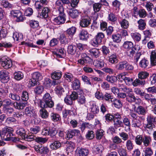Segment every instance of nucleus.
I'll return each instance as SVG.
<instances>
[{
	"mask_svg": "<svg viewBox=\"0 0 156 156\" xmlns=\"http://www.w3.org/2000/svg\"><path fill=\"white\" fill-rule=\"evenodd\" d=\"M13 130L9 127H5L2 128L0 131L1 139L2 140H4L5 141L12 140L14 142L16 141L17 140V138L11 137V135H13Z\"/></svg>",
	"mask_w": 156,
	"mask_h": 156,
	"instance_id": "obj_1",
	"label": "nucleus"
},
{
	"mask_svg": "<svg viewBox=\"0 0 156 156\" xmlns=\"http://www.w3.org/2000/svg\"><path fill=\"white\" fill-rule=\"evenodd\" d=\"M41 108H52L54 106V102L50 94L47 93L43 96L42 100L40 101Z\"/></svg>",
	"mask_w": 156,
	"mask_h": 156,
	"instance_id": "obj_2",
	"label": "nucleus"
},
{
	"mask_svg": "<svg viewBox=\"0 0 156 156\" xmlns=\"http://www.w3.org/2000/svg\"><path fill=\"white\" fill-rule=\"evenodd\" d=\"M34 148L36 152L41 154V156H47L49 152V150L47 147H44L41 144L35 145Z\"/></svg>",
	"mask_w": 156,
	"mask_h": 156,
	"instance_id": "obj_3",
	"label": "nucleus"
},
{
	"mask_svg": "<svg viewBox=\"0 0 156 156\" xmlns=\"http://www.w3.org/2000/svg\"><path fill=\"white\" fill-rule=\"evenodd\" d=\"M59 16L56 17L53 20L55 23L58 25H60L64 23L66 20V15L63 12L62 8L59 9Z\"/></svg>",
	"mask_w": 156,
	"mask_h": 156,
	"instance_id": "obj_4",
	"label": "nucleus"
},
{
	"mask_svg": "<svg viewBox=\"0 0 156 156\" xmlns=\"http://www.w3.org/2000/svg\"><path fill=\"white\" fill-rule=\"evenodd\" d=\"M2 66L5 69H8L12 66V60L6 57H2L0 59Z\"/></svg>",
	"mask_w": 156,
	"mask_h": 156,
	"instance_id": "obj_5",
	"label": "nucleus"
},
{
	"mask_svg": "<svg viewBox=\"0 0 156 156\" xmlns=\"http://www.w3.org/2000/svg\"><path fill=\"white\" fill-rule=\"evenodd\" d=\"M9 73L6 70L3 69L0 71V79L3 83H6L9 80Z\"/></svg>",
	"mask_w": 156,
	"mask_h": 156,
	"instance_id": "obj_6",
	"label": "nucleus"
},
{
	"mask_svg": "<svg viewBox=\"0 0 156 156\" xmlns=\"http://www.w3.org/2000/svg\"><path fill=\"white\" fill-rule=\"evenodd\" d=\"M11 14L14 17H16L17 18L16 21L18 22L23 21L25 18L22 16L21 12L19 10L12 11L11 12Z\"/></svg>",
	"mask_w": 156,
	"mask_h": 156,
	"instance_id": "obj_7",
	"label": "nucleus"
},
{
	"mask_svg": "<svg viewBox=\"0 0 156 156\" xmlns=\"http://www.w3.org/2000/svg\"><path fill=\"white\" fill-rule=\"evenodd\" d=\"M156 118L152 115H149L147 118V123L145 125V127L148 129H153V125L155 122Z\"/></svg>",
	"mask_w": 156,
	"mask_h": 156,
	"instance_id": "obj_8",
	"label": "nucleus"
},
{
	"mask_svg": "<svg viewBox=\"0 0 156 156\" xmlns=\"http://www.w3.org/2000/svg\"><path fill=\"white\" fill-rule=\"evenodd\" d=\"M105 35L104 33L102 32L98 33L96 35L94 39V43L95 44L101 43Z\"/></svg>",
	"mask_w": 156,
	"mask_h": 156,
	"instance_id": "obj_9",
	"label": "nucleus"
},
{
	"mask_svg": "<svg viewBox=\"0 0 156 156\" xmlns=\"http://www.w3.org/2000/svg\"><path fill=\"white\" fill-rule=\"evenodd\" d=\"M79 96L77 99L78 103L80 105H83L86 102V98L83 94V90H79L78 91Z\"/></svg>",
	"mask_w": 156,
	"mask_h": 156,
	"instance_id": "obj_10",
	"label": "nucleus"
},
{
	"mask_svg": "<svg viewBox=\"0 0 156 156\" xmlns=\"http://www.w3.org/2000/svg\"><path fill=\"white\" fill-rule=\"evenodd\" d=\"M78 36L80 40L87 41L89 38V34L87 31L83 30L79 33Z\"/></svg>",
	"mask_w": 156,
	"mask_h": 156,
	"instance_id": "obj_11",
	"label": "nucleus"
},
{
	"mask_svg": "<svg viewBox=\"0 0 156 156\" xmlns=\"http://www.w3.org/2000/svg\"><path fill=\"white\" fill-rule=\"evenodd\" d=\"M53 142L51 143L50 146V148L52 150H56L60 149L62 147V144L59 141L57 140H54Z\"/></svg>",
	"mask_w": 156,
	"mask_h": 156,
	"instance_id": "obj_12",
	"label": "nucleus"
},
{
	"mask_svg": "<svg viewBox=\"0 0 156 156\" xmlns=\"http://www.w3.org/2000/svg\"><path fill=\"white\" fill-rule=\"evenodd\" d=\"M90 21L89 17L82 18L80 22V25L83 27H87L90 23Z\"/></svg>",
	"mask_w": 156,
	"mask_h": 156,
	"instance_id": "obj_13",
	"label": "nucleus"
},
{
	"mask_svg": "<svg viewBox=\"0 0 156 156\" xmlns=\"http://www.w3.org/2000/svg\"><path fill=\"white\" fill-rule=\"evenodd\" d=\"M79 130L78 129H71L67 131L66 132V138H72L74 136H76Z\"/></svg>",
	"mask_w": 156,
	"mask_h": 156,
	"instance_id": "obj_14",
	"label": "nucleus"
},
{
	"mask_svg": "<svg viewBox=\"0 0 156 156\" xmlns=\"http://www.w3.org/2000/svg\"><path fill=\"white\" fill-rule=\"evenodd\" d=\"M68 13L70 17L73 19L76 18L79 15L78 10L73 8L69 9V11Z\"/></svg>",
	"mask_w": 156,
	"mask_h": 156,
	"instance_id": "obj_15",
	"label": "nucleus"
},
{
	"mask_svg": "<svg viewBox=\"0 0 156 156\" xmlns=\"http://www.w3.org/2000/svg\"><path fill=\"white\" fill-rule=\"evenodd\" d=\"M77 154L79 156H88L89 151L85 148H79L77 151Z\"/></svg>",
	"mask_w": 156,
	"mask_h": 156,
	"instance_id": "obj_16",
	"label": "nucleus"
},
{
	"mask_svg": "<svg viewBox=\"0 0 156 156\" xmlns=\"http://www.w3.org/2000/svg\"><path fill=\"white\" fill-rule=\"evenodd\" d=\"M72 87L73 89L74 90H82L80 89V83L78 79H76L72 82Z\"/></svg>",
	"mask_w": 156,
	"mask_h": 156,
	"instance_id": "obj_17",
	"label": "nucleus"
},
{
	"mask_svg": "<svg viewBox=\"0 0 156 156\" xmlns=\"http://www.w3.org/2000/svg\"><path fill=\"white\" fill-rule=\"evenodd\" d=\"M3 110L6 114L10 116L13 113L14 109L13 108L10 106H4Z\"/></svg>",
	"mask_w": 156,
	"mask_h": 156,
	"instance_id": "obj_18",
	"label": "nucleus"
},
{
	"mask_svg": "<svg viewBox=\"0 0 156 156\" xmlns=\"http://www.w3.org/2000/svg\"><path fill=\"white\" fill-rule=\"evenodd\" d=\"M76 30V28L74 27H72L68 29L66 31V33L68 36L72 38L75 34Z\"/></svg>",
	"mask_w": 156,
	"mask_h": 156,
	"instance_id": "obj_19",
	"label": "nucleus"
},
{
	"mask_svg": "<svg viewBox=\"0 0 156 156\" xmlns=\"http://www.w3.org/2000/svg\"><path fill=\"white\" fill-rule=\"evenodd\" d=\"M48 3L47 1H37L35 3V5L36 9H41L43 6L44 4H47ZM39 12V10H37Z\"/></svg>",
	"mask_w": 156,
	"mask_h": 156,
	"instance_id": "obj_20",
	"label": "nucleus"
},
{
	"mask_svg": "<svg viewBox=\"0 0 156 156\" xmlns=\"http://www.w3.org/2000/svg\"><path fill=\"white\" fill-rule=\"evenodd\" d=\"M151 64L152 66L156 65V51L154 50L151 51L150 55Z\"/></svg>",
	"mask_w": 156,
	"mask_h": 156,
	"instance_id": "obj_21",
	"label": "nucleus"
},
{
	"mask_svg": "<svg viewBox=\"0 0 156 156\" xmlns=\"http://www.w3.org/2000/svg\"><path fill=\"white\" fill-rule=\"evenodd\" d=\"M108 62L112 64H115L118 62L117 55L115 53L112 54L108 57Z\"/></svg>",
	"mask_w": 156,
	"mask_h": 156,
	"instance_id": "obj_22",
	"label": "nucleus"
},
{
	"mask_svg": "<svg viewBox=\"0 0 156 156\" xmlns=\"http://www.w3.org/2000/svg\"><path fill=\"white\" fill-rule=\"evenodd\" d=\"M48 12L49 9L47 7L44 8L42 10L41 14L38 12V15L37 16V17H39L40 16H42V18H46L48 16Z\"/></svg>",
	"mask_w": 156,
	"mask_h": 156,
	"instance_id": "obj_23",
	"label": "nucleus"
},
{
	"mask_svg": "<svg viewBox=\"0 0 156 156\" xmlns=\"http://www.w3.org/2000/svg\"><path fill=\"white\" fill-rule=\"evenodd\" d=\"M138 24V29L140 30H144L146 27V23L145 20L142 19H140L137 21Z\"/></svg>",
	"mask_w": 156,
	"mask_h": 156,
	"instance_id": "obj_24",
	"label": "nucleus"
},
{
	"mask_svg": "<svg viewBox=\"0 0 156 156\" xmlns=\"http://www.w3.org/2000/svg\"><path fill=\"white\" fill-rule=\"evenodd\" d=\"M89 52L92 56L95 58H97L100 55L99 50L95 48L90 50Z\"/></svg>",
	"mask_w": 156,
	"mask_h": 156,
	"instance_id": "obj_25",
	"label": "nucleus"
},
{
	"mask_svg": "<svg viewBox=\"0 0 156 156\" xmlns=\"http://www.w3.org/2000/svg\"><path fill=\"white\" fill-rule=\"evenodd\" d=\"M62 73L61 72L55 71L51 75V78L54 80H58L61 77Z\"/></svg>",
	"mask_w": 156,
	"mask_h": 156,
	"instance_id": "obj_26",
	"label": "nucleus"
},
{
	"mask_svg": "<svg viewBox=\"0 0 156 156\" xmlns=\"http://www.w3.org/2000/svg\"><path fill=\"white\" fill-rule=\"evenodd\" d=\"M126 99L127 101L130 103L135 102L136 100L134 94L131 93L127 95Z\"/></svg>",
	"mask_w": 156,
	"mask_h": 156,
	"instance_id": "obj_27",
	"label": "nucleus"
},
{
	"mask_svg": "<svg viewBox=\"0 0 156 156\" xmlns=\"http://www.w3.org/2000/svg\"><path fill=\"white\" fill-rule=\"evenodd\" d=\"M51 119L53 121L56 122L61 120V118L58 114L54 112H52L50 115Z\"/></svg>",
	"mask_w": 156,
	"mask_h": 156,
	"instance_id": "obj_28",
	"label": "nucleus"
},
{
	"mask_svg": "<svg viewBox=\"0 0 156 156\" xmlns=\"http://www.w3.org/2000/svg\"><path fill=\"white\" fill-rule=\"evenodd\" d=\"M127 64L126 61H122L119 62L115 66L116 68L119 70H122L125 68Z\"/></svg>",
	"mask_w": 156,
	"mask_h": 156,
	"instance_id": "obj_29",
	"label": "nucleus"
},
{
	"mask_svg": "<svg viewBox=\"0 0 156 156\" xmlns=\"http://www.w3.org/2000/svg\"><path fill=\"white\" fill-rule=\"evenodd\" d=\"M44 90V87L42 85H38L34 88V93L37 94H41Z\"/></svg>",
	"mask_w": 156,
	"mask_h": 156,
	"instance_id": "obj_30",
	"label": "nucleus"
},
{
	"mask_svg": "<svg viewBox=\"0 0 156 156\" xmlns=\"http://www.w3.org/2000/svg\"><path fill=\"white\" fill-rule=\"evenodd\" d=\"M76 47L75 45H70L68 47L67 51L69 54L73 55L76 52Z\"/></svg>",
	"mask_w": 156,
	"mask_h": 156,
	"instance_id": "obj_31",
	"label": "nucleus"
},
{
	"mask_svg": "<svg viewBox=\"0 0 156 156\" xmlns=\"http://www.w3.org/2000/svg\"><path fill=\"white\" fill-rule=\"evenodd\" d=\"M32 76L33 79H35L38 81L41 80L42 78V76L41 73L37 72H34L32 73Z\"/></svg>",
	"mask_w": 156,
	"mask_h": 156,
	"instance_id": "obj_32",
	"label": "nucleus"
},
{
	"mask_svg": "<svg viewBox=\"0 0 156 156\" xmlns=\"http://www.w3.org/2000/svg\"><path fill=\"white\" fill-rule=\"evenodd\" d=\"M29 25L31 28L35 29L39 27V22L34 20H30L29 21Z\"/></svg>",
	"mask_w": 156,
	"mask_h": 156,
	"instance_id": "obj_33",
	"label": "nucleus"
},
{
	"mask_svg": "<svg viewBox=\"0 0 156 156\" xmlns=\"http://www.w3.org/2000/svg\"><path fill=\"white\" fill-rule=\"evenodd\" d=\"M120 119H114L113 123L114 127L115 129H117L120 127H123L122 122Z\"/></svg>",
	"mask_w": 156,
	"mask_h": 156,
	"instance_id": "obj_34",
	"label": "nucleus"
},
{
	"mask_svg": "<svg viewBox=\"0 0 156 156\" xmlns=\"http://www.w3.org/2000/svg\"><path fill=\"white\" fill-rule=\"evenodd\" d=\"M145 83V81L140 79H136L133 81V86L136 87L140 85H144Z\"/></svg>",
	"mask_w": 156,
	"mask_h": 156,
	"instance_id": "obj_35",
	"label": "nucleus"
},
{
	"mask_svg": "<svg viewBox=\"0 0 156 156\" xmlns=\"http://www.w3.org/2000/svg\"><path fill=\"white\" fill-rule=\"evenodd\" d=\"M138 76L139 79L144 80L149 76V74L146 72L142 71L139 73Z\"/></svg>",
	"mask_w": 156,
	"mask_h": 156,
	"instance_id": "obj_36",
	"label": "nucleus"
},
{
	"mask_svg": "<svg viewBox=\"0 0 156 156\" xmlns=\"http://www.w3.org/2000/svg\"><path fill=\"white\" fill-rule=\"evenodd\" d=\"M112 37L113 41L116 43H119L122 39L121 35L119 34H113Z\"/></svg>",
	"mask_w": 156,
	"mask_h": 156,
	"instance_id": "obj_37",
	"label": "nucleus"
},
{
	"mask_svg": "<svg viewBox=\"0 0 156 156\" xmlns=\"http://www.w3.org/2000/svg\"><path fill=\"white\" fill-rule=\"evenodd\" d=\"M59 39L62 44H66L68 43V39L66 38V36L64 34L60 35Z\"/></svg>",
	"mask_w": 156,
	"mask_h": 156,
	"instance_id": "obj_38",
	"label": "nucleus"
},
{
	"mask_svg": "<svg viewBox=\"0 0 156 156\" xmlns=\"http://www.w3.org/2000/svg\"><path fill=\"white\" fill-rule=\"evenodd\" d=\"M40 111V113L41 116L44 119L47 118L48 116V113L45 109V108H42Z\"/></svg>",
	"mask_w": 156,
	"mask_h": 156,
	"instance_id": "obj_39",
	"label": "nucleus"
},
{
	"mask_svg": "<svg viewBox=\"0 0 156 156\" xmlns=\"http://www.w3.org/2000/svg\"><path fill=\"white\" fill-rule=\"evenodd\" d=\"M14 75V78L17 80H20L23 77V73L20 71L15 72Z\"/></svg>",
	"mask_w": 156,
	"mask_h": 156,
	"instance_id": "obj_40",
	"label": "nucleus"
},
{
	"mask_svg": "<svg viewBox=\"0 0 156 156\" xmlns=\"http://www.w3.org/2000/svg\"><path fill=\"white\" fill-rule=\"evenodd\" d=\"M147 82L148 84H151L152 85L156 83V74H154L151 76L149 80Z\"/></svg>",
	"mask_w": 156,
	"mask_h": 156,
	"instance_id": "obj_41",
	"label": "nucleus"
},
{
	"mask_svg": "<svg viewBox=\"0 0 156 156\" xmlns=\"http://www.w3.org/2000/svg\"><path fill=\"white\" fill-rule=\"evenodd\" d=\"M91 112L94 114H97L99 112V109L98 107L95 103H93L90 108Z\"/></svg>",
	"mask_w": 156,
	"mask_h": 156,
	"instance_id": "obj_42",
	"label": "nucleus"
},
{
	"mask_svg": "<svg viewBox=\"0 0 156 156\" xmlns=\"http://www.w3.org/2000/svg\"><path fill=\"white\" fill-rule=\"evenodd\" d=\"M133 43L131 41H125L123 44L124 48L127 49L128 50L130 49L131 48H133Z\"/></svg>",
	"mask_w": 156,
	"mask_h": 156,
	"instance_id": "obj_43",
	"label": "nucleus"
},
{
	"mask_svg": "<svg viewBox=\"0 0 156 156\" xmlns=\"http://www.w3.org/2000/svg\"><path fill=\"white\" fill-rule=\"evenodd\" d=\"M106 80L111 83H114L117 81V77L116 76L108 75L106 77Z\"/></svg>",
	"mask_w": 156,
	"mask_h": 156,
	"instance_id": "obj_44",
	"label": "nucleus"
},
{
	"mask_svg": "<svg viewBox=\"0 0 156 156\" xmlns=\"http://www.w3.org/2000/svg\"><path fill=\"white\" fill-rule=\"evenodd\" d=\"M136 112L138 114L144 115L146 112V111L145 108L142 106H140L137 107Z\"/></svg>",
	"mask_w": 156,
	"mask_h": 156,
	"instance_id": "obj_45",
	"label": "nucleus"
},
{
	"mask_svg": "<svg viewBox=\"0 0 156 156\" xmlns=\"http://www.w3.org/2000/svg\"><path fill=\"white\" fill-rule=\"evenodd\" d=\"M148 61L146 59L144 58L142 59L139 63L140 66L142 68H146L148 64Z\"/></svg>",
	"mask_w": 156,
	"mask_h": 156,
	"instance_id": "obj_46",
	"label": "nucleus"
},
{
	"mask_svg": "<svg viewBox=\"0 0 156 156\" xmlns=\"http://www.w3.org/2000/svg\"><path fill=\"white\" fill-rule=\"evenodd\" d=\"M55 90L56 94L58 95L61 96L62 94L64 92V90L63 88L60 86H57L55 88Z\"/></svg>",
	"mask_w": 156,
	"mask_h": 156,
	"instance_id": "obj_47",
	"label": "nucleus"
},
{
	"mask_svg": "<svg viewBox=\"0 0 156 156\" xmlns=\"http://www.w3.org/2000/svg\"><path fill=\"white\" fill-rule=\"evenodd\" d=\"M9 96L10 98L14 101H19L20 100V97L15 93H11L9 94Z\"/></svg>",
	"mask_w": 156,
	"mask_h": 156,
	"instance_id": "obj_48",
	"label": "nucleus"
},
{
	"mask_svg": "<svg viewBox=\"0 0 156 156\" xmlns=\"http://www.w3.org/2000/svg\"><path fill=\"white\" fill-rule=\"evenodd\" d=\"M34 140L38 143L44 144L47 141L48 139L46 138L36 137V138H35Z\"/></svg>",
	"mask_w": 156,
	"mask_h": 156,
	"instance_id": "obj_49",
	"label": "nucleus"
},
{
	"mask_svg": "<svg viewBox=\"0 0 156 156\" xmlns=\"http://www.w3.org/2000/svg\"><path fill=\"white\" fill-rule=\"evenodd\" d=\"M131 35L133 39L136 41H139L141 39V35L138 33H132Z\"/></svg>",
	"mask_w": 156,
	"mask_h": 156,
	"instance_id": "obj_50",
	"label": "nucleus"
},
{
	"mask_svg": "<svg viewBox=\"0 0 156 156\" xmlns=\"http://www.w3.org/2000/svg\"><path fill=\"white\" fill-rule=\"evenodd\" d=\"M142 136L141 135H137L135 139V142L136 144L138 145H141L143 142Z\"/></svg>",
	"mask_w": 156,
	"mask_h": 156,
	"instance_id": "obj_51",
	"label": "nucleus"
},
{
	"mask_svg": "<svg viewBox=\"0 0 156 156\" xmlns=\"http://www.w3.org/2000/svg\"><path fill=\"white\" fill-rule=\"evenodd\" d=\"M94 137V132L92 130H89L86 135V137L88 140H91Z\"/></svg>",
	"mask_w": 156,
	"mask_h": 156,
	"instance_id": "obj_52",
	"label": "nucleus"
},
{
	"mask_svg": "<svg viewBox=\"0 0 156 156\" xmlns=\"http://www.w3.org/2000/svg\"><path fill=\"white\" fill-rule=\"evenodd\" d=\"M144 151L145 154L143 155L142 156H151L153 154V151L151 148H146Z\"/></svg>",
	"mask_w": 156,
	"mask_h": 156,
	"instance_id": "obj_53",
	"label": "nucleus"
},
{
	"mask_svg": "<svg viewBox=\"0 0 156 156\" xmlns=\"http://www.w3.org/2000/svg\"><path fill=\"white\" fill-rule=\"evenodd\" d=\"M101 5L99 3H95L93 5L94 11L95 12H98L100 10Z\"/></svg>",
	"mask_w": 156,
	"mask_h": 156,
	"instance_id": "obj_54",
	"label": "nucleus"
},
{
	"mask_svg": "<svg viewBox=\"0 0 156 156\" xmlns=\"http://www.w3.org/2000/svg\"><path fill=\"white\" fill-rule=\"evenodd\" d=\"M21 99L23 101H26L29 99L28 93L26 91H23L22 94Z\"/></svg>",
	"mask_w": 156,
	"mask_h": 156,
	"instance_id": "obj_55",
	"label": "nucleus"
},
{
	"mask_svg": "<svg viewBox=\"0 0 156 156\" xmlns=\"http://www.w3.org/2000/svg\"><path fill=\"white\" fill-rule=\"evenodd\" d=\"M8 93V90L6 88H0V97H4Z\"/></svg>",
	"mask_w": 156,
	"mask_h": 156,
	"instance_id": "obj_56",
	"label": "nucleus"
},
{
	"mask_svg": "<svg viewBox=\"0 0 156 156\" xmlns=\"http://www.w3.org/2000/svg\"><path fill=\"white\" fill-rule=\"evenodd\" d=\"M151 141V139L150 136H145L144 138L143 139V142L144 145L146 146H148Z\"/></svg>",
	"mask_w": 156,
	"mask_h": 156,
	"instance_id": "obj_57",
	"label": "nucleus"
},
{
	"mask_svg": "<svg viewBox=\"0 0 156 156\" xmlns=\"http://www.w3.org/2000/svg\"><path fill=\"white\" fill-rule=\"evenodd\" d=\"M138 14L139 16L142 18H145L147 15V13L143 9H140L138 11Z\"/></svg>",
	"mask_w": 156,
	"mask_h": 156,
	"instance_id": "obj_58",
	"label": "nucleus"
},
{
	"mask_svg": "<svg viewBox=\"0 0 156 156\" xmlns=\"http://www.w3.org/2000/svg\"><path fill=\"white\" fill-rule=\"evenodd\" d=\"M12 46V44L10 43H7L6 42L0 43V50L2 51L3 48L2 47L5 48H10Z\"/></svg>",
	"mask_w": 156,
	"mask_h": 156,
	"instance_id": "obj_59",
	"label": "nucleus"
},
{
	"mask_svg": "<svg viewBox=\"0 0 156 156\" xmlns=\"http://www.w3.org/2000/svg\"><path fill=\"white\" fill-rule=\"evenodd\" d=\"M104 131L102 129H100L97 131L96 133V138L97 139L100 140L103 136Z\"/></svg>",
	"mask_w": 156,
	"mask_h": 156,
	"instance_id": "obj_60",
	"label": "nucleus"
},
{
	"mask_svg": "<svg viewBox=\"0 0 156 156\" xmlns=\"http://www.w3.org/2000/svg\"><path fill=\"white\" fill-rule=\"evenodd\" d=\"M133 79L132 78L126 77L124 79V81L127 85H130L131 84L133 85Z\"/></svg>",
	"mask_w": 156,
	"mask_h": 156,
	"instance_id": "obj_61",
	"label": "nucleus"
},
{
	"mask_svg": "<svg viewBox=\"0 0 156 156\" xmlns=\"http://www.w3.org/2000/svg\"><path fill=\"white\" fill-rule=\"evenodd\" d=\"M69 96L71 97L72 100H73V101H75L76 100H77L79 96L78 91H77V92L75 91H73Z\"/></svg>",
	"mask_w": 156,
	"mask_h": 156,
	"instance_id": "obj_62",
	"label": "nucleus"
},
{
	"mask_svg": "<svg viewBox=\"0 0 156 156\" xmlns=\"http://www.w3.org/2000/svg\"><path fill=\"white\" fill-rule=\"evenodd\" d=\"M114 106L117 108H119L122 106V104L121 101L117 99H115L113 103Z\"/></svg>",
	"mask_w": 156,
	"mask_h": 156,
	"instance_id": "obj_63",
	"label": "nucleus"
},
{
	"mask_svg": "<svg viewBox=\"0 0 156 156\" xmlns=\"http://www.w3.org/2000/svg\"><path fill=\"white\" fill-rule=\"evenodd\" d=\"M64 101L67 105H71L73 104V100H72L69 96L66 97L64 99Z\"/></svg>",
	"mask_w": 156,
	"mask_h": 156,
	"instance_id": "obj_64",
	"label": "nucleus"
}]
</instances>
